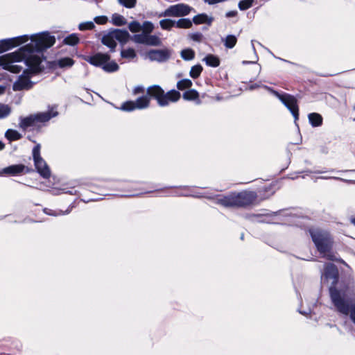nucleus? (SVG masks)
Here are the masks:
<instances>
[{"label":"nucleus","mask_w":355,"mask_h":355,"mask_svg":"<svg viewBox=\"0 0 355 355\" xmlns=\"http://www.w3.org/2000/svg\"><path fill=\"white\" fill-rule=\"evenodd\" d=\"M191 11L195 12L194 9L185 3H178L170 6L159 16L160 17H184L188 15Z\"/></svg>","instance_id":"obj_10"},{"label":"nucleus","mask_w":355,"mask_h":355,"mask_svg":"<svg viewBox=\"0 0 355 355\" xmlns=\"http://www.w3.org/2000/svg\"><path fill=\"white\" fill-rule=\"evenodd\" d=\"M254 1V0H241L239 3V8L241 10H248L252 6Z\"/></svg>","instance_id":"obj_34"},{"label":"nucleus","mask_w":355,"mask_h":355,"mask_svg":"<svg viewBox=\"0 0 355 355\" xmlns=\"http://www.w3.org/2000/svg\"><path fill=\"white\" fill-rule=\"evenodd\" d=\"M263 87L280 100V101L290 110L295 122L298 120L299 109L297 99L293 96L286 93L280 94L266 85H263Z\"/></svg>","instance_id":"obj_6"},{"label":"nucleus","mask_w":355,"mask_h":355,"mask_svg":"<svg viewBox=\"0 0 355 355\" xmlns=\"http://www.w3.org/2000/svg\"><path fill=\"white\" fill-rule=\"evenodd\" d=\"M203 60L208 66L216 67L220 64V60L216 56L209 54L207 55Z\"/></svg>","instance_id":"obj_20"},{"label":"nucleus","mask_w":355,"mask_h":355,"mask_svg":"<svg viewBox=\"0 0 355 355\" xmlns=\"http://www.w3.org/2000/svg\"><path fill=\"white\" fill-rule=\"evenodd\" d=\"M5 148V144L0 140V150H2Z\"/></svg>","instance_id":"obj_47"},{"label":"nucleus","mask_w":355,"mask_h":355,"mask_svg":"<svg viewBox=\"0 0 355 355\" xmlns=\"http://www.w3.org/2000/svg\"><path fill=\"white\" fill-rule=\"evenodd\" d=\"M94 27L95 25L92 21H85L79 24L78 29L80 31L92 30Z\"/></svg>","instance_id":"obj_37"},{"label":"nucleus","mask_w":355,"mask_h":355,"mask_svg":"<svg viewBox=\"0 0 355 355\" xmlns=\"http://www.w3.org/2000/svg\"><path fill=\"white\" fill-rule=\"evenodd\" d=\"M118 2L125 8H132L135 6L137 0H118Z\"/></svg>","instance_id":"obj_39"},{"label":"nucleus","mask_w":355,"mask_h":355,"mask_svg":"<svg viewBox=\"0 0 355 355\" xmlns=\"http://www.w3.org/2000/svg\"><path fill=\"white\" fill-rule=\"evenodd\" d=\"M28 40H30V37L27 35L1 40H0V53L26 43Z\"/></svg>","instance_id":"obj_12"},{"label":"nucleus","mask_w":355,"mask_h":355,"mask_svg":"<svg viewBox=\"0 0 355 355\" xmlns=\"http://www.w3.org/2000/svg\"><path fill=\"white\" fill-rule=\"evenodd\" d=\"M41 146L36 144L32 150L33 159L37 171L44 178L50 177L51 171L45 160L41 157Z\"/></svg>","instance_id":"obj_9"},{"label":"nucleus","mask_w":355,"mask_h":355,"mask_svg":"<svg viewBox=\"0 0 355 355\" xmlns=\"http://www.w3.org/2000/svg\"><path fill=\"white\" fill-rule=\"evenodd\" d=\"M62 193H69L71 195H75L76 193V191L74 189H71V190H68L66 188L62 189Z\"/></svg>","instance_id":"obj_45"},{"label":"nucleus","mask_w":355,"mask_h":355,"mask_svg":"<svg viewBox=\"0 0 355 355\" xmlns=\"http://www.w3.org/2000/svg\"><path fill=\"white\" fill-rule=\"evenodd\" d=\"M161 44V40L157 35H149L148 46H159Z\"/></svg>","instance_id":"obj_36"},{"label":"nucleus","mask_w":355,"mask_h":355,"mask_svg":"<svg viewBox=\"0 0 355 355\" xmlns=\"http://www.w3.org/2000/svg\"><path fill=\"white\" fill-rule=\"evenodd\" d=\"M258 87H259V86H258L257 85L254 84V85H250V89H255V88Z\"/></svg>","instance_id":"obj_48"},{"label":"nucleus","mask_w":355,"mask_h":355,"mask_svg":"<svg viewBox=\"0 0 355 355\" xmlns=\"http://www.w3.org/2000/svg\"><path fill=\"white\" fill-rule=\"evenodd\" d=\"M235 202L234 193L227 196H219L216 199V204L227 208L236 207Z\"/></svg>","instance_id":"obj_15"},{"label":"nucleus","mask_w":355,"mask_h":355,"mask_svg":"<svg viewBox=\"0 0 355 355\" xmlns=\"http://www.w3.org/2000/svg\"><path fill=\"white\" fill-rule=\"evenodd\" d=\"M150 98L156 99L159 106L165 107L171 102H177L180 98V93L175 89L165 93L160 86L155 85L147 88L146 95L137 98L135 101L124 102L121 105V110L131 112L135 110L146 109L150 105Z\"/></svg>","instance_id":"obj_3"},{"label":"nucleus","mask_w":355,"mask_h":355,"mask_svg":"<svg viewBox=\"0 0 355 355\" xmlns=\"http://www.w3.org/2000/svg\"><path fill=\"white\" fill-rule=\"evenodd\" d=\"M154 29V25L150 21H144L141 25L142 33H150Z\"/></svg>","instance_id":"obj_35"},{"label":"nucleus","mask_w":355,"mask_h":355,"mask_svg":"<svg viewBox=\"0 0 355 355\" xmlns=\"http://www.w3.org/2000/svg\"><path fill=\"white\" fill-rule=\"evenodd\" d=\"M11 113V107L6 104L0 103V119L8 117Z\"/></svg>","instance_id":"obj_26"},{"label":"nucleus","mask_w":355,"mask_h":355,"mask_svg":"<svg viewBox=\"0 0 355 355\" xmlns=\"http://www.w3.org/2000/svg\"><path fill=\"white\" fill-rule=\"evenodd\" d=\"M252 48L254 49V41H253V40L252 41Z\"/></svg>","instance_id":"obj_53"},{"label":"nucleus","mask_w":355,"mask_h":355,"mask_svg":"<svg viewBox=\"0 0 355 355\" xmlns=\"http://www.w3.org/2000/svg\"><path fill=\"white\" fill-rule=\"evenodd\" d=\"M223 41L226 48L232 49L237 42V38L235 35H228Z\"/></svg>","instance_id":"obj_23"},{"label":"nucleus","mask_w":355,"mask_h":355,"mask_svg":"<svg viewBox=\"0 0 355 355\" xmlns=\"http://www.w3.org/2000/svg\"><path fill=\"white\" fill-rule=\"evenodd\" d=\"M121 55L123 58L131 60L136 57V53L133 49H123L121 51Z\"/></svg>","instance_id":"obj_33"},{"label":"nucleus","mask_w":355,"mask_h":355,"mask_svg":"<svg viewBox=\"0 0 355 355\" xmlns=\"http://www.w3.org/2000/svg\"><path fill=\"white\" fill-rule=\"evenodd\" d=\"M57 63L60 68L70 67L74 64V61L70 58H64L58 60Z\"/></svg>","instance_id":"obj_29"},{"label":"nucleus","mask_w":355,"mask_h":355,"mask_svg":"<svg viewBox=\"0 0 355 355\" xmlns=\"http://www.w3.org/2000/svg\"><path fill=\"white\" fill-rule=\"evenodd\" d=\"M58 112L52 108L50 110L31 114L26 117H21L19 126L24 130L30 127L39 126L41 123L49 121L58 115Z\"/></svg>","instance_id":"obj_5"},{"label":"nucleus","mask_w":355,"mask_h":355,"mask_svg":"<svg viewBox=\"0 0 355 355\" xmlns=\"http://www.w3.org/2000/svg\"><path fill=\"white\" fill-rule=\"evenodd\" d=\"M300 313H301V314H304V315L306 314V313H305V312L304 313V312L300 311Z\"/></svg>","instance_id":"obj_54"},{"label":"nucleus","mask_w":355,"mask_h":355,"mask_svg":"<svg viewBox=\"0 0 355 355\" xmlns=\"http://www.w3.org/2000/svg\"><path fill=\"white\" fill-rule=\"evenodd\" d=\"M175 27L178 28H189L192 26V21L187 18H182L175 21Z\"/></svg>","instance_id":"obj_21"},{"label":"nucleus","mask_w":355,"mask_h":355,"mask_svg":"<svg viewBox=\"0 0 355 355\" xmlns=\"http://www.w3.org/2000/svg\"><path fill=\"white\" fill-rule=\"evenodd\" d=\"M318 178H320V179H324V180L334 179V180H336L342 181V182H348V183H354V182H355V181L349 180H346V179H344V178H339V177L321 176V177H319Z\"/></svg>","instance_id":"obj_40"},{"label":"nucleus","mask_w":355,"mask_h":355,"mask_svg":"<svg viewBox=\"0 0 355 355\" xmlns=\"http://www.w3.org/2000/svg\"><path fill=\"white\" fill-rule=\"evenodd\" d=\"M250 63H254V62H250V61H243V64H250Z\"/></svg>","instance_id":"obj_50"},{"label":"nucleus","mask_w":355,"mask_h":355,"mask_svg":"<svg viewBox=\"0 0 355 355\" xmlns=\"http://www.w3.org/2000/svg\"><path fill=\"white\" fill-rule=\"evenodd\" d=\"M94 21L98 24H105L108 19L106 16H98L94 18Z\"/></svg>","instance_id":"obj_42"},{"label":"nucleus","mask_w":355,"mask_h":355,"mask_svg":"<svg viewBox=\"0 0 355 355\" xmlns=\"http://www.w3.org/2000/svg\"><path fill=\"white\" fill-rule=\"evenodd\" d=\"M181 57L184 60H191L195 57V52L191 49H186L181 51Z\"/></svg>","instance_id":"obj_28"},{"label":"nucleus","mask_w":355,"mask_h":355,"mask_svg":"<svg viewBox=\"0 0 355 355\" xmlns=\"http://www.w3.org/2000/svg\"><path fill=\"white\" fill-rule=\"evenodd\" d=\"M70 211H71L70 209H67L65 211H63L62 210H53V209H47V208H45L44 209V212L46 214L50 215V216H53L68 214Z\"/></svg>","instance_id":"obj_27"},{"label":"nucleus","mask_w":355,"mask_h":355,"mask_svg":"<svg viewBox=\"0 0 355 355\" xmlns=\"http://www.w3.org/2000/svg\"><path fill=\"white\" fill-rule=\"evenodd\" d=\"M353 334L355 335V329L353 331Z\"/></svg>","instance_id":"obj_56"},{"label":"nucleus","mask_w":355,"mask_h":355,"mask_svg":"<svg viewBox=\"0 0 355 355\" xmlns=\"http://www.w3.org/2000/svg\"><path fill=\"white\" fill-rule=\"evenodd\" d=\"M199 94L198 92L195 89H190L188 91H186L183 94V98L187 101H192L196 100L198 98Z\"/></svg>","instance_id":"obj_25"},{"label":"nucleus","mask_w":355,"mask_h":355,"mask_svg":"<svg viewBox=\"0 0 355 355\" xmlns=\"http://www.w3.org/2000/svg\"><path fill=\"white\" fill-rule=\"evenodd\" d=\"M30 40L29 44L21 47L17 51L0 56V66L12 73H19L24 67H27L14 83L12 86L14 91L29 89L33 87L34 83L30 78L44 69L42 64V58L35 53L42 52L52 46L55 42V37L48 32L32 35Z\"/></svg>","instance_id":"obj_1"},{"label":"nucleus","mask_w":355,"mask_h":355,"mask_svg":"<svg viewBox=\"0 0 355 355\" xmlns=\"http://www.w3.org/2000/svg\"><path fill=\"white\" fill-rule=\"evenodd\" d=\"M191 39L196 42H200L202 38V34L200 33H195L191 35Z\"/></svg>","instance_id":"obj_43"},{"label":"nucleus","mask_w":355,"mask_h":355,"mask_svg":"<svg viewBox=\"0 0 355 355\" xmlns=\"http://www.w3.org/2000/svg\"><path fill=\"white\" fill-rule=\"evenodd\" d=\"M171 53L168 49L150 50L148 53V57L152 61L163 62L170 58Z\"/></svg>","instance_id":"obj_13"},{"label":"nucleus","mask_w":355,"mask_h":355,"mask_svg":"<svg viewBox=\"0 0 355 355\" xmlns=\"http://www.w3.org/2000/svg\"><path fill=\"white\" fill-rule=\"evenodd\" d=\"M3 89L0 87V94L2 92Z\"/></svg>","instance_id":"obj_55"},{"label":"nucleus","mask_w":355,"mask_h":355,"mask_svg":"<svg viewBox=\"0 0 355 355\" xmlns=\"http://www.w3.org/2000/svg\"><path fill=\"white\" fill-rule=\"evenodd\" d=\"M234 193V200L236 207H245L252 205L257 198V195L253 191H241Z\"/></svg>","instance_id":"obj_11"},{"label":"nucleus","mask_w":355,"mask_h":355,"mask_svg":"<svg viewBox=\"0 0 355 355\" xmlns=\"http://www.w3.org/2000/svg\"><path fill=\"white\" fill-rule=\"evenodd\" d=\"M350 221L355 226V218H352Z\"/></svg>","instance_id":"obj_49"},{"label":"nucleus","mask_w":355,"mask_h":355,"mask_svg":"<svg viewBox=\"0 0 355 355\" xmlns=\"http://www.w3.org/2000/svg\"><path fill=\"white\" fill-rule=\"evenodd\" d=\"M309 233L322 257L331 261L336 260V256L333 252L334 241L330 234L319 228L310 229Z\"/></svg>","instance_id":"obj_4"},{"label":"nucleus","mask_w":355,"mask_h":355,"mask_svg":"<svg viewBox=\"0 0 355 355\" xmlns=\"http://www.w3.org/2000/svg\"><path fill=\"white\" fill-rule=\"evenodd\" d=\"M110 57L108 54L98 53L86 58L91 64L102 67L106 72H114L118 71L119 65L114 61L108 62Z\"/></svg>","instance_id":"obj_8"},{"label":"nucleus","mask_w":355,"mask_h":355,"mask_svg":"<svg viewBox=\"0 0 355 355\" xmlns=\"http://www.w3.org/2000/svg\"><path fill=\"white\" fill-rule=\"evenodd\" d=\"M150 33H141L139 34L134 35L132 40L137 44H148V37Z\"/></svg>","instance_id":"obj_18"},{"label":"nucleus","mask_w":355,"mask_h":355,"mask_svg":"<svg viewBox=\"0 0 355 355\" xmlns=\"http://www.w3.org/2000/svg\"><path fill=\"white\" fill-rule=\"evenodd\" d=\"M130 35L125 30L114 29L105 34L101 40L102 43L109 47L111 51H114L116 46V42L125 43Z\"/></svg>","instance_id":"obj_7"},{"label":"nucleus","mask_w":355,"mask_h":355,"mask_svg":"<svg viewBox=\"0 0 355 355\" xmlns=\"http://www.w3.org/2000/svg\"><path fill=\"white\" fill-rule=\"evenodd\" d=\"M80 41L78 34L72 33L69 35L67 36L64 40L63 43L70 46H74L77 44Z\"/></svg>","instance_id":"obj_22"},{"label":"nucleus","mask_w":355,"mask_h":355,"mask_svg":"<svg viewBox=\"0 0 355 355\" xmlns=\"http://www.w3.org/2000/svg\"><path fill=\"white\" fill-rule=\"evenodd\" d=\"M321 284L329 287L331 302L340 313L348 315L355 324V290L352 293L348 288L343 290L337 287L338 270L333 263H326L321 273Z\"/></svg>","instance_id":"obj_2"},{"label":"nucleus","mask_w":355,"mask_h":355,"mask_svg":"<svg viewBox=\"0 0 355 355\" xmlns=\"http://www.w3.org/2000/svg\"><path fill=\"white\" fill-rule=\"evenodd\" d=\"M213 21L214 18L212 17H209L207 14L202 13L194 16L192 22L195 24H206L211 25Z\"/></svg>","instance_id":"obj_16"},{"label":"nucleus","mask_w":355,"mask_h":355,"mask_svg":"<svg viewBox=\"0 0 355 355\" xmlns=\"http://www.w3.org/2000/svg\"><path fill=\"white\" fill-rule=\"evenodd\" d=\"M28 168L24 164H15L6 167L0 171V176L6 175H17L24 173Z\"/></svg>","instance_id":"obj_14"},{"label":"nucleus","mask_w":355,"mask_h":355,"mask_svg":"<svg viewBox=\"0 0 355 355\" xmlns=\"http://www.w3.org/2000/svg\"><path fill=\"white\" fill-rule=\"evenodd\" d=\"M179 195L180 196H194V197H197V198H209V199H211L213 198V196H209L207 195V193H195V194H187V193H180Z\"/></svg>","instance_id":"obj_41"},{"label":"nucleus","mask_w":355,"mask_h":355,"mask_svg":"<svg viewBox=\"0 0 355 355\" xmlns=\"http://www.w3.org/2000/svg\"><path fill=\"white\" fill-rule=\"evenodd\" d=\"M159 25L162 29L167 31H169L172 27L175 26V20L170 19H162L159 21Z\"/></svg>","instance_id":"obj_24"},{"label":"nucleus","mask_w":355,"mask_h":355,"mask_svg":"<svg viewBox=\"0 0 355 355\" xmlns=\"http://www.w3.org/2000/svg\"><path fill=\"white\" fill-rule=\"evenodd\" d=\"M128 28L131 32L137 33L141 30V25L138 21H134L129 24Z\"/></svg>","instance_id":"obj_38"},{"label":"nucleus","mask_w":355,"mask_h":355,"mask_svg":"<svg viewBox=\"0 0 355 355\" xmlns=\"http://www.w3.org/2000/svg\"><path fill=\"white\" fill-rule=\"evenodd\" d=\"M5 137L10 141H12L20 139L22 135L15 130L8 129L5 133Z\"/></svg>","instance_id":"obj_19"},{"label":"nucleus","mask_w":355,"mask_h":355,"mask_svg":"<svg viewBox=\"0 0 355 355\" xmlns=\"http://www.w3.org/2000/svg\"><path fill=\"white\" fill-rule=\"evenodd\" d=\"M112 21L116 26H122L126 24L125 17L119 14H114L112 17Z\"/></svg>","instance_id":"obj_30"},{"label":"nucleus","mask_w":355,"mask_h":355,"mask_svg":"<svg viewBox=\"0 0 355 355\" xmlns=\"http://www.w3.org/2000/svg\"><path fill=\"white\" fill-rule=\"evenodd\" d=\"M315 173H318V174H320V173H323L322 171H317L315 172Z\"/></svg>","instance_id":"obj_51"},{"label":"nucleus","mask_w":355,"mask_h":355,"mask_svg":"<svg viewBox=\"0 0 355 355\" xmlns=\"http://www.w3.org/2000/svg\"><path fill=\"white\" fill-rule=\"evenodd\" d=\"M237 11L236 10H232V11H229L227 12L226 14H225V16L227 18H230V17H235L236 15H237Z\"/></svg>","instance_id":"obj_46"},{"label":"nucleus","mask_w":355,"mask_h":355,"mask_svg":"<svg viewBox=\"0 0 355 355\" xmlns=\"http://www.w3.org/2000/svg\"><path fill=\"white\" fill-rule=\"evenodd\" d=\"M348 171H338L339 173H345V172H347Z\"/></svg>","instance_id":"obj_52"},{"label":"nucleus","mask_w":355,"mask_h":355,"mask_svg":"<svg viewBox=\"0 0 355 355\" xmlns=\"http://www.w3.org/2000/svg\"><path fill=\"white\" fill-rule=\"evenodd\" d=\"M202 71V67L200 64H196L191 67L189 74L193 78H197L200 76Z\"/></svg>","instance_id":"obj_31"},{"label":"nucleus","mask_w":355,"mask_h":355,"mask_svg":"<svg viewBox=\"0 0 355 355\" xmlns=\"http://www.w3.org/2000/svg\"><path fill=\"white\" fill-rule=\"evenodd\" d=\"M192 86V82L189 79H182L178 82L177 88L180 90L189 89Z\"/></svg>","instance_id":"obj_32"},{"label":"nucleus","mask_w":355,"mask_h":355,"mask_svg":"<svg viewBox=\"0 0 355 355\" xmlns=\"http://www.w3.org/2000/svg\"><path fill=\"white\" fill-rule=\"evenodd\" d=\"M144 90L145 89L142 85H137L133 89L132 94L134 95L143 94L144 92Z\"/></svg>","instance_id":"obj_44"},{"label":"nucleus","mask_w":355,"mask_h":355,"mask_svg":"<svg viewBox=\"0 0 355 355\" xmlns=\"http://www.w3.org/2000/svg\"><path fill=\"white\" fill-rule=\"evenodd\" d=\"M309 123L313 127L320 126L322 123V117L320 114L311 113L308 116Z\"/></svg>","instance_id":"obj_17"}]
</instances>
